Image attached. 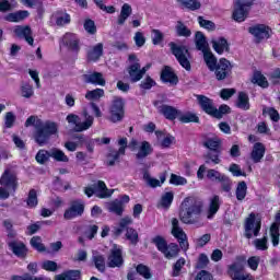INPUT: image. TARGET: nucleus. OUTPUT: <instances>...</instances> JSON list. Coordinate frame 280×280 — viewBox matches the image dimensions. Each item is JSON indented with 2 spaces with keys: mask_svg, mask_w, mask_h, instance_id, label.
I'll return each mask as SVG.
<instances>
[{
  "mask_svg": "<svg viewBox=\"0 0 280 280\" xmlns=\"http://www.w3.org/2000/svg\"><path fill=\"white\" fill-rule=\"evenodd\" d=\"M108 211L110 213H116V215H121L124 213V202L116 199L108 205Z\"/></svg>",
  "mask_w": 280,
  "mask_h": 280,
  "instance_id": "nucleus-42",
  "label": "nucleus"
},
{
  "mask_svg": "<svg viewBox=\"0 0 280 280\" xmlns=\"http://www.w3.org/2000/svg\"><path fill=\"white\" fill-rule=\"evenodd\" d=\"M42 268L43 270H47L48 272H56V270H58V264L52 260H45L42 264Z\"/></svg>",
  "mask_w": 280,
  "mask_h": 280,
  "instance_id": "nucleus-61",
  "label": "nucleus"
},
{
  "mask_svg": "<svg viewBox=\"0 0 280 280\" xmlns=\"http://www.w3.org/2000/svg\"><path fill=\"white\" fill-rule=\"evenodd\" d=\"M187 264L185 258H179L173 266V277H180V272H183V268Z\"/></svg>",
  "mask_w": 280,
  "mask_h": 280,
  "instance_id": "nucleus-51",
  "label": "nucleus"
},
{
  "mask_svg": "<svg viewBox=\"0 0 280 280\" xmlns=\"http://www.w3.org/2000/svg\"><path fill=\"white\" fill-rule=\"evenodd\" d=\"M50 159H54L60 163H69V156H67V154H65L60 149H51Z\"/></svg>",
  "mask_w": 280,
  "mask_h": 280,
  "instance_id": "nucleus-38",
  "label": "nucleus"
},
{
  "mask_svg": "<svg viewBox=\"0 0 280 280\" xmlns=\"http://www.w3.org/2000/svg\"><path fill=\"white\" fill-rule=\"evenodd\" d=\"M109 113H110L109 120H112L113 124H117V121H121V119H124V113H125L124 98L115 97L113 100Z\"/></svg>",
  "mask_w": 280,
  "mask_h": 280,
  "instance_id": "nucleus-14",
  "label": "nucleus"
},
{
  "mask_svg": "<svg viewBox=\"0 0 280 280\" xmlns=\"http://www.w3.org/2000/svg\"><path fill=\"white\" fill-rule=\"evenodd\" d=\"M101 97H104V90H102V89H95L92 91H88L85 94V100H89L90 102L100 100Z\"/></svg>",
  "mask_w": 280,
  "mask_h": 280,
  "instance_id": "nucleus-49",
  "label": "nucleus"
},
{
  "mask_svg": "<svg viewBox=\"0 0 280 280\" xmlns=\"http://www.w3.org/2000/svg\"><path fill=\"white\" fill-rule=\"evenodd\" d=\"M205 205L202 201L191 197L184 199L180 206L179 218L184 224H196L200 222V215H202V209Z\"/></svg>",
  "mask_w": 280,
  "mask_h": 280,
  "instance_id": "nucleus-2",
  "label": "nucleus"
},
{
  "mask_svg": "<svg viewBox=\"0 0 280 280\" xmlns=\"http://www.w3.org/2000/svg\"><path fill=\"white\" fill-rule=\"evenodd\" d=\"M20 94L25 100H30L31 97H34V86L30 83H22L20 88Z\"/></svg>",
  "mask_w": 280,
  "mask_h": 280,
  "instance_id": "nucleus-41",
  "label": "nucleus"
},
{
  "mask_svg": "<svg viewBox=\"0 0 280 280\" xmlns=\"http://www.w3.org/2000/svg\"><path fill=\"white\" fill-rule=\"evenodd\" d=\"M92 259L94 261L95 268H97L100 272H104V270H106V258H104V255H101L97 252H93Z\"/></svg>",
  "mask_w": 280,
  "mask_h": 280,
  "instance_id": "nucleus-33",
  "label": "nucleus"
},
{
  "mask_svg": "<svg viewBox=\"0 0 280 280\" xmlns=\"http://www.w3.org/2000/svg\"><path fill=\"white\" fill-rule=\"evenodd\" d=\"M220 205H222V201L220 200V197L218 195H214L210 198L209 208L207 211V219L213 220V217L218 211H220Z\"/></svg>",
  "mask_w": 280,
  "mask_h": 280,
  "instance_id": "nucleus-24",
  "label": "nucleus"
},
{
  "mask_svg": "<svg viewBox=\"0 0 280 280\" xmlns=\"http://www.w3.org/2000/svg\"><path fill=\"white\" fill-rule=\"evenodd\" d=\"M0 185H3L4 187H12V189H16V175L7 170L0 178Z\"/></svg>",
  "mask_w": 280,
  "mask_h": 280,
  "instance_id": "nucleus-27",
  "label": "nucleus"
},
{
  "mask_svg": "<svg viewBox=\"0 0 280 280\" xmlns=\"http://www.w3.org/2000/svg\"><path fill=\"white\" fill-rule=\"evenodd\" d=\"M130 14H132V7H130L128 3H125L120 10V15L118 16V25H124Z\"/></svg>",
  "mask_w": 280,
  "mask_h": 280,
  "instance_id": "nucleus-36",
  "label": "nucleus"
},
{
  "mask_svg": "<svg viewBox=\"0 0 280 280\" xmlns=\"http://www.w3.org/2000/svg\"><path fill=\"white\" fill-rule=\"evenodd\" d=\"M236 106H237V108H241L242 110H248L250 108L248 94L241 92L238 94Z\"/></svg>",
  "mask_w": 280,
  "mask_h": 280,
  "instance_id": "nucleus-37",
  "label": "nucleus"
},
{
  "mask_svg": "<svg viewBox=\"0 0 280 280\" xmlns=\"http://www.w3.org/2000/svg\"><path fill=\"white\" fill-rule=\"evenodd\" d=\"M151 38H152L153 45H161V43H163V34L159 30H152Z\"/></svg>",
  "mask_w": 280,
  "mask_h": 280,
  "instance_id": "nucleus-62",
  "label": "nucleus"
},
{
  "mask_svg": "<svg viewBox=\"0 0 280 280\" xmlns=\"http://www.w3.org/2000/svg\"><path fill=\"white\" fill-rule=\"evenodd\" d=\"M236 9L233 12V19L237 21V23H243L246 21V16H248V11L253 5V1L249 0H237L235 2Z\"/></svg>",
  "mask_w": 280,
  "mask_h": 280,
  "instance_id": "nucleus-12",
  "label": "nucleus"
},
{
  "mask_svg": "<svg viewBox=\"0 0 280 280\" xmlns=\"http://www.w3.org/2000/svg\"><path fill=\"white\" fill-rule=\"evenodd\" d=\"M212 48L214 49L215 52L219 54V56H222L224 51H229V42H226L225 38L220 37L217 39H212Z\"/></svg>",
  "mask_w": 280,
  "mask_h": 280,
  "instance_id": "nucleus-29",
  "label": "nucleus"
},
{
  "mask_svg": "<svg viewBox=\"0 0 280 280\" xmlns=\"http://www.w3.org/2000/svg\"><path fill=\"white\" fill-rule=\"evenodd\" d=\"M172 235L179 242L182 250H187L189 248V243L187 242V234L180 228L178 219H172Z\"/></svg>",
  "mask_w": 280,
  "mask_h": 280,
  "instance_id": "nucleus-13",
  "label": "nucleus"
},
{
  "mask_svg": "<svg viewBox=\"0 0 280 280\" xmlns=\"http://www.w3.org/2000/svg\"><path fill=\"white\" fill-rule=\"evenodd\" d=\"M266 154V147L264 143L256 142L250 152V159L254 163H261V159H264Z\"/></svg>",
  "mask_w": 280,
  "mask_h": 280,
  "instance_id": "nucleus-22",
  "label": "nucleus"
},
{
  "mask_svg": "<svg viewBox=\"0 0 280 280\" xmlns=\"http://www.w3.org/2000/svg\"><path fill=\"white\" fill-rule=\"evenodd\" d=\"M248 191V186L246 185V182H240L236 186L235 196L236 200H244L246 198V194Z\"/></svg>",
  "mask_w": 280,
  "mask_h": 280,
  "instance_id": "nucleus-40",
  "label": "nucleus"
},
{
  "mask_svg": "<svg viewBox=\"0 0 280 280\" xmlns=\"http://www.w3.org/2000/svg\"><path fill=\"white\" fill-rule=\"evenodd\" d=\"M143 179L145 180L147 185H149V187H161V185L165 183V176L160 177V180H159L150 176V173L148 172H144Z\"/></svg>",
  "mask_w": 280,
  "mask_h": 280,
  "instance_id": "nucleus-34",
  "label": "nucleus"
},
{
  "mask_svg": "<svg viewBox=\"0 0 280 280\" xmlns=\"http://www.w3.org/2000/svg\"><path fill=\"white\" fill-rule=\"evenodd\" d=\"M16 122V115L14 112H8L4 115V127L13 128L14 124Z\"/></svg>",
  "mask_w": 280,
  "mask_h": 280,
  "instance_id": "nucleus-56",
  "label": "nucleus"
},
{
  "mask_svg": "<svg viewBox=\"0 0 280 280\" xmlns=\"http://www.w3.org/2000/svg\"><path fill=\"white\" fill-rule=\"evenodd\" d=\"M35 159L37 163L44 165V163H47L51 159L50 151L39 150Z\"/></svg>",
  "mask_w": 280,
  "mask_h": 280,
  "instance_id": "nucleus-54",
  "label": "nucleus"
},
{
  "mask_svg": "<svg viewBox=\"0 0 280 280\" xmlns=\"http://www.w3.org/2000/svg\"><path fill=\"white\" fill-rule=\"evenodd\" d=\"M262 114L268 115V117H270L271 121L277 122L280 119L279 112L277 109H275V107H264Z\"/></svg>",
  "mask_w": 280,
  "mask_h": 280,
  "instance_id": "nucleus-52",
  "label": "nucleus"
},
{
  "mask_svg": "<svg viewBox=\"0 0 280 280\" xmlns=\"http://www.w3.org/2000/svg\"><path fill=\"white\" fill-rule=\"evenodd\" d=\"M196 47L199 51L203 54V60H207V56H213V52L209 50V43L207 42V37L202 32H197L195 35Z\"/></svg>",
  "mask_w": 280,
  "mask_h": 280,
  "instance_id": "nucleus-17",
  "label": "nucleus"
},
{
  "mask_svg": "<svg viewBox=\"0 0 280 280\" xmlns=\"http://www.w3.org/2000/svg\"><path fill=\"white\" fill-rule=\"evenodd\" d=\"M118 145H120L119 150L117 152H113L109 154L108 165H115V161H119V154H126V149L128 148V139L121 138L118 141Z\"/></svg>",
  "mask_w": 280,
  "mask_h": 280,
  "instance_id": "nucleus-25",
  "label": "nucleus"
},
{
  "mask_svg": "<svg viewBox=\"0 0 280 280\" xmlns=\"http://www.w3.org/2000/svg\"><path fill=\"white\" fill-rule=\"evenodd\" d=\"M12 280H51L47 277H32L30 273H25L24 276H13Z\"/></svg>",
  "mask_w": 280,
  "mask_h": 280,
  "instance_id": "nucleus-63",
  "label": "nucleus"
},
{
  "mask_svg": "<svg viewBox=\"0 0 280 280\" xmlns=\"http://www.w3.org/2000/svg\"><path fill=\"white\" fill-rule=\"evenodd\" d=\"M138 275L143 277L144 279H152V273L150 272V268L145 265H138L136 268Z\"/></svg>",
  "mask_w": 280,
  "mask_h": 280,
  "instance_id": "nucleus-60",
  "label": "nucleus"
},
{
  "mask_svg": "<svg viewBox=\"0 0 280 280\" xmlns=\"http://www.w3.org/2000/svg\"><path fill=\"white\" fill-rule=\"evenodd\" d=\"M159 113H161V115H164L166 119L174 120L176 119V117H178L180 112L170 105H162L159 107Z\"/></svg>",
  "mask_w": 280,
  "mask_h": 280,
  "instance_id": "nucleus-30",
  "label": "nucleus"
},
{
  "mask_svg": "<svg viewBox=\"0 0 280 280\" xmlns=\"http://www.w3.org/2000/svg\"><path fill=\"white\" fill-rule=\"evenodd\" d=\"M177 119H179L182 124H191V122L198 124L199 121V118L196 116V114L189 113V112L185 114H182L179 112Z\"/></svg>",
  "mask_w": 280,
  "mask_h": 280,
  "instance_id": "nucleus-39",
  "label": "nucleus"
},
{
  "mask_svg": "<svg viewBox=\"0 0 280 280\" xmlns=\"http://www.w3.org/2000/svg\"><path fill=\"white\" fill-rule=\"evenodd\" d=\"M107 266L109 268H121L124 266V255L121 246L114 244L109 250V256L107 257Z\"/></svg>",
  "mask_w": 280,
  "mask_h": 280,
  "instance_id": "nucleus-11",
  "label": "nucleus"
},
{
  "mask_svg": "<svg viewBox=\"0 0 280 280\" xmlns=\"http://www.w3.org/2000/svg\"><path fill=\"white\" fill-rule=\"evenodd\" d=\"M14 34L18 35L19 38H25L26 43H28L31 46L34 45L32 28H30V26L18 25L14 27Z\"/></svg>",
  "mask_w": 280,
  "mask_h": 280,
  "instance_id": "nucleus-23",
  "label": "nucleus"
},
{
  "mask_svg": "<svg viewBox=\"0 0 280 280\" xmlns=\"http://www.w3.org/2000/svg\"><path fill=\"white\" fill-rule=\"evenodd\" d=\"M180 249L176 244H170L165 252H163V255L166 257V259H174V257H178V253Z\"/></svg>",
  "mask_w": 280,
  "mask_h": 280,
  "instance_id": "nucleus-46",
  "label": "nucleus"
},
{
  "mask_svg": "<svg viewBox=\"0 0 280 280\" xmlns=\"http://www.w3.org/2000/svg\"><path fill=\"white\" fill-rule=\"evenodd\" d=\"M81 277L80 270H68L55 276V280H79Z\"/></svg>",
  "mask_w": 280,
  "mask_h": 280,
  "instance_id": "nucleus-32",
  "label": "nucleus"
},
{
  "mask_svg": "<svg viewBox=\"0 0 280 280\" xmlns=\"http://www.w3.org/2000/svg\"><path fill=\"white\" fill-rule=\"evenodd\" d=\"M9 247L15 257H20L21 259L27 257V247L23 242L12 241L9 243Z\"/></svg>",
  "mask_w": 280,
  "mask_h": 280,
  "instance_id": "nucleus-21",
  "label": "nucleus"
},
{
  "mask_svg": "<svg viewBox=\"0 0 280 280\" xmlns=\"http://www.w3.org/2000/svg\"><path fill=\"white\" fill-rule=\"evenodd\" d=\"M94 191L97 198H110L114 190H109L104 182L98 180L94 184Z\"/></svg>",
  "mask_w": 280,
  "mask_h": 280,
  "instance_id": "nucleus-26",
  "label": "nucleus"
},
{
  "mask_svg": "<svg viewBox=\"0 0 280 280\" xmlns=\"http://www.w3.org/2000/svg\"><path fill=\"white\" fill-rule=\"evenodd\" d=\"M261 231V220L258 219L255 213H250L249 218L245 220V237L250 240V237H257Z\"/></svg>",
  "mask_w": 280,
  "mask_h": 280,
  "instance_id": "nucleus-8",
  "label": "nucleus"
},
{
  "mask_svg": "<svg viewBox=\"0 0 280 280\" xmlns=\"http://www.w3.org/2000/svg\"><path fill=\"white\" fill-rule=\"evenodd\" d=\"M180 5H184V8H187L188 10H200V1L198 0H177Z\"/></svg>",
  "mask_w": 280,
  "mask_h": 280,
  "instance_id": "nucleus-48",
  "label": "nucleus"
},
{
  "mask_svg": "<svg viewBox=\"0 0 280 280\" xmlns=\"http://www.w3.org/2000/svg\"><path fill=\"white\" fill-rule=\"evenodd\" d=\"M130 224H132V218L130 217L122 218L119 223L120 228H117L115 231L116 235H121V233H124V229H126V226H130Z\"/></svg>",
  "mask_w": 280,
  "mask_h": 280,
  "instance_id": "nucleus-57",
  "label": "nucleus"
},
{
  "mask_svg": "<svg viewBox=\"0 0 280 280\" xmlns=\"http://www.w3.org/2000/svg\"><path fill=\"white\" fill-rule=\"evenodd\" d=\"M252 82L253 84H258L261 89H268V80H266V77H264L259 71L254 73Z\"/></svg>",
  "mask_w": 280,
  "mask_h": 280,
  "instance_id": "nucleus-43",
  "label": "nucleus"
},
{
  "mask_svg": "<svg viewBox=\"0 0 280 280\" xmlns=\"http://www.w3.org/2000/svg\"><path fill=\"white\" fill-rule=\"evenodd\" d=\"M83 80L86 84H94L95 86H106V80L101 72H92L83 74Z\"/></svg>",
  "mask_w": 280,
  "mask_h": 280,
  "instance_id": "nucleus-18",
  "label": "nucleus"
},
{
  "mask_svg": "<svg viewBox=\"0 0 280 280\" xmlns=\"http://www.w3.org/2000/svg\"><path fill=\"white\" fill-rule=\"evenodd\" d=\"M161 80L168 84H178V77L172 71V68L165 67L161 73Z\"/></svg>",
  "mask_w": 280,
  "mask_h": 280,
  "instance_id": "nucleus-31",
  "label": "nucleus"
},
{
  "mask_svg": "<svg viewBox=\"0 0 280 280\" xmlns=\"http://www.w3.org/2000/svg\"><path fill=\"white\" fill-rule=\"evenodd\" d=\"M172 202H174V192L167 191L162 195L160 205L163 209H170V207H172Z\"/></svg>",
  "mask_w": 280,
  "mask_h": 280,
  "instance_id": "nucleus-45",
  "label": "nucleus"
},
{
  "mask_svg": "<svg viewBox=\"0 0 280 280\" xmlns=\"http://www.w3.org/2000/svg\"><path fill=\"white\" fill-rule=\"evenodd\" d=\"M279 224H280V211L276 214V222L270 228V236L272 246H279Z\"/></svg>",
  "mask_w": 280,
  "mask_h": 280,
  "instance_id": "nucleus-28",
  "label": "nucleus"
},
{
  "mask_svg": "<svg viewBox=\"0 0 280 280\" xmlns=\"http://www.w3.org/2000/svg\"><path fill=\"white\" fill-rule=\"evenodd\" d=\"M228 275L232 280H255L253 275L244 273V262L235 261L228 268Z\"/></svg>",
  "mask_w": 280,
  "mask_h": 280,
  "instance_id": "nucleus-9",
  "label": "nucleus"
},
{
  "mask_svg": "<svg viewBox=\"0 0 280 280\" xmlns=\"http://www.w3.org/2000/svg\"><path fill=\"white\" fill-rule=\"evenodd\" d=\"M25 128H30V126H34L35 128V141L39 145H45L49 141L51 135H56L58 132V125L56 122L46 121L43 122L38 116H31L26 119L24 124Z\"/></svg>",
  "mask_w": 280,
  "mask_h": 280,
  "instance_id": "nucleus-1",
  "label": "nucleus"
},
{
  "mask_svg": "<svg viewBox=\"0 0 280 280\" xmlns=\"http://www.w3.org/2000/svg\"><path fill=\"white\" fill-rule=\"evenodd\" d=\"M170 183L172 185H176V186H178V185H187V178H185L183 176H178L176 174H172Z\"/></svg>",
  "mask_w": 280,
  "mask_h": 280,
  "instance_id": "nucleus-64",
  "label": "nucleus"
},
{
  "mask_svg": "<svg viewBox=\"0 0 280 280\" xmlns=\"http://www.w3.org/2000/svg\"><path fill=\"white\" fill-rule=\"evenodd\" d=\"M31 246L38 250V253H45V245H43V240L39 236L31 238Z\"/></svg>",
  "mask_w": 280,
  "mask_h": 280,
  "instance_id": "nucleus-55",
  "label": "nucleus"
},
{
  "mask_svg": "<svg viewBox=\"0 0 280 280\" xmlns=\"http://www.w3.org/2000/svg\"><path fill=\"white\" fill-rule=\"evenodd\" d=\"M248 32L254 37L255 43L268 40V38H270V34H272V30H270L266 24H255L249 26Z\"/></svg>",
  "mask_w": 280,
  "mask_h": 280,
  "instance_id": "nucleus-10",
  "label": "nucleus"
},
{
  "mask_svg": "<svg viewBox=\"0 0 280 280\" xmlns=\"http://www.w3.org/2000/svg\"><path fill=\"white\" fill-rule=\"evenodd\" d=\"M126 237L131 244H137V242H139V233L132 228L127 229Z\"/></svg>",
  "mask_w": 280,
  "mask_h": 280,
  "instance_id": "nucleus-58",
  "label": "nucleus"
},
{
  "mask_svg": "<svg viewBox=\"0 0 280 280\" xmlns=\"http://www.w3.org/2000/svg\"><path fill=\"white\" fill-rule=\"evenodd\" d=\"M256 250H268V237L264 236L262 238H256L253 242Z\"/></svg>",
  "mask_w": 280,
  "mask_h": 280,
  "instance_id": "nucleus-53",
  "label": "nucleus"
},
{
  "mask_svg": "<svg viewBox=\"0 0 280 280\" xmlns=\"http://www.w3.org/2000/svg\"><path fill=\"white\" fill-rule=\"evenodd\" d=\"M84 213V202L81 200H75L70 203V208L66 210L63 218L66 220H73V218H78V215H82Z\"/></svg>",
  "mask_w": 280,
  "mask_h": 280,
  "instance_id": "nucleus-16",
  "label": "nucleus"
},
{
  "mask_svg": "<svg viewBox=\"0 0 280 280\" xmlns=\"http://www.w3.org/2000/svg\"><path fill=\"white\" fill-rule=\"evenodd\" d=\"M129 150L131 152H135V156L137 161H143V159H148L152 152H154V149L152 148V144L148 141H137L136 139H132L128 144Z\"/></svg>",
  "mask_w": 280,
  "mask_h": 280,
  "instance_id": "nucleus-5",
  "label": "nucleus"
},
{
  "mask_svg": "<svg viewBox=\"0 0 280 280\" xmlns=\"http://www.w3.org/2000/svg\"><path fill=\"white\" fill-rule=\"evenodd\" d=\"M55 19L56 25H59V27H62V25H69V23H71V15L68 13H57Z\"/></svg>",
  "mask_w": 280,
  "mask_h": 280,
  "instance_id": "nucleus-47",
  "label": "nucleus"
},
{
  "mask_svg": "<svg viewBox=\"0 0 280 280\" xmlns=\"http://www.w3.org/2000/svg\"><path fill=\"white\" fill-rule=\"evenodd\" d=\"M208 69L214 72L217 80L222 81L226 80L229 75H231V71L233 70V66L231 61L226 58H221L219 61L213 55H206L205 60Z\"/></svg>",
  "mask_w": 280,
  "mask_h": 280,
  "instance_id": "nucleus-3",
  "label": "nucleus"
},
{
  "mask_svg": "<svg viewBox=\"0 0 280 280\" xmlns=\"http://www.w3.org/2000/svg\"><path fill=\"white\" fill-rule=\"evenodd\" d=\"M171 51L179 62L183 69L186 71H191V63L189 62V50L185 46L176 45L170 43Z\"/></svg>",
  "mask_w": 280,
  "mask_h": 280,
  "instance_id": "nucleus-7",
  "label": "nucleus"
},
{
  "mask_svg": "<svg viewBox=\"0 0 280 280\" xmlns=\"http://www.w3.org/2000/svg\"><path fill=\"white\" fill-rule=\"evenodd\" d=\"M153 243L155 244L160 253H164L167 249V242L161 236H156L155 238H153Z\"/></svg>",
  "mask_w": 280,
  "mask_h": 280,
  "instance_id": "nucleus-59",
  "label": "nucleus"
},
{
  "mask_svg": "<svg viewBox=\"0 0 280 280\" xmlns=\"http://www.w3.org/2000/svg\"><path fill=\"white\" fill-rule=\"evenodd\" d=\"M175 30L178 36H184L185 38H189V36H191V30H189L182 21L177 22Z\"/></svg>",
  "mask_w": 280,
  "mask_h": 280,
  "instance_id": "nucleus-44",
  "label": "nucleus"
},
{
  "mask_svg": "<svg viewBox=\"0 0 280 280\" xmlns=\"http://www.w3.org/2000/svg\"><path fill=\"white\" fill-rule=\"evenodd\" d=\"M104 56V44L98 43L91 46L88 50V60L90 62H97Z\"/></svg>",
  "mask_w": 280,
  "mask_h": 280,
  "instance_id": "nucleus-19",
  "label": "nucleus"
},
{
  "mask_svg": "<svg viewBox=\"0 0 280 280\" xmlns=\"http://www.w3.org/2000/svg\"><path fill=\"white\" fill-rule=\"evenodd\" d=\"M62 45H65L69 51L73 54H79L81 49L80 37L74 33H66L61 39Z\"/></svg>",
  "mask_w": 280,
  "mask_h": 280,
  "instance_id": "nucleus-15",
  "label": "nucleus"
},
{
  "mask_svg": "<svg viewBox=\"0 0 280 280\" xmlns=\"http://www.w3.org/2000/svg\"><path fill=\"white\" fill-rule=\"evenodd\" d=\"M26 205L30 209H34V207L38 206V195L36 194V190H30Z\"/></svg>",
  "mask_w": 280,
  "mask_h": 280,
  "instance_id": "nucleus-50",
  "label": "nucleus"
},
{
  "mask_svg": "<svg viewBox=\"0 0 280 280\" xmlns=\"http://www.w3.org/2000/svg\"><path fill=\"white\" fill-rule=\"evenodd\" d=\"M66 121L73 127L74 132H84L93 127L95 118L89 114V109H83L81 117L75 114H69Z\"/></svg>",
  "mask_w": 280,
  "mask_h": 280,
  "instance_id": "nucleus-4",
  "label": "nucleus"
},
{
  "mask_svg": "<svg viewBox=\"0 0 280 280\" xmlns=\"http://www.w3.org/2000/svg\"><path fill=\"white\" fill-rule=\"evenodd\" d=\"M207 178H209V180H217L218 183H229V177L215 170H208Z\"/></svg>",
  "mask_w": 280,
  "mask_h": 280,
  "instance_id": "nucleus-35",
  "label": "nucleus"
},
{
  "mask_svg": "<svg viewBox=\"0 0 280 280\" xmlns=\"http://www.w3.org/2000/svg\"><path fill=\"white\" fill-rule=\"evenodd\" d=\"M130 66L128 68V73L131 82H139L145 75V72L150 69V65L141 68V63H139V59H137L136 55L129 56Z\"/></svg>",
  "mask_w": 280,
  "mask_h": 280,
  "instance_id": "nucleus-6",
  "label": "nucleus"
},
{
  "mask_svg": "<svg viewBox=\"0 0 280 280\" xmlns=\"http://www.w3.org/2000/svg\"><path fill=\"white\" fill-rule=\"evenodd\" d=\"M198 104L200 108L207 113V115H212L217 113L215 106L213 105V101L205 95H197Z\"/></svg>",
  "mask_w": 280,
  "mask_h": 280,
  "instance_id": "nucleus-20",
  "label": "nucleus"
}]
</instances>
